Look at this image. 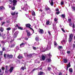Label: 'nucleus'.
<instances>
[{
    "label": "nucleus",
    "instance_id": "obj_1",
    "mask_svg": "<svg viewBox=\"0 0 75 75\" xmlns=\"http://www.w3.org/2000/svg\"><path fill=\"white\" fill-rule=\"evenodd\" d=\"M73 37H74L73 34H71L69 35V42H71L72 40V38H73Z\"/></svg>",
    "mask_w": 75,
    "mask_h": 75
},
{
    "label": "nucleus",
    "instance_id": "obj_2",
    "mask_svg": "<svg viewBox=\"0 0 75 75\" xmlns=\"http://www.w3.org/2000/svg\"><path fill=\"white\" fill-rule=\"evenodd\" d=\"M6 57L8 58H9V59H12L13 58V55L12 54H7L6 55Z\"/></svg>",
    "mask_w": 75,
    "mask_h": 75
},
{
    "label": "nucleus",
    "instance_id": "obj_3",
    "mask_svg": "<svg viewBox=\"0 0 75 75\" xmlns=\"http://www.w3.org/2000/svg\"><path fill=\"white\" fill-rule=\"evenodd\" d=\"M12 2L13 3V6H16L17 5V1L16 0H13Z\"/></svg>",
    "mask_w": 75,
    "mask_h": 75
},
{
    "label": "nucleus",
    "instance_id": "obj_4",
    "mask_svg": "<svg viewBox=\"0 0 75 75\" xmlns=\"http://www.w3.org/2000/svg\"><path fill=\"white\" fill-rule=\"evenodd\" d=\"M15 27H18V29H19V30H23V28H22L21 27H19V26H18V24H16V26L15 25Z\"/></svg>",
    "mask_w": 75,
    "mask_h": 75
},
{
    "label": "nucleus",
    "instance_id": "obj_5",
    "mask_svg": "<svg viewBox=\"0 0 75 75\" xmlns=\"http://www.w3.org/2000/svg\"><path fill=\"white\" fill-rule=\"evenodd\" d=\"M26 32L27 33V35L28 37H30V36L31 35V33H30V32L29 30H26Z\"/></svg>",
    "mask_w": 75,
    "mask_h": 75
},
{
    "label": "nucleus",
    "instance_id": "obj_6",
    "mask_svg": "<svg viewBox=\"0 0 75 75\" xmlns=\"http://www.w3.org/2000/svg\"><path fill=\"white\" fill-rule=\"evenodd\" d=\"M26 27V28H29L30 29H32L30 27L31 26V25L29 23L25 25Z\"/></svg>",
    "mask_w": 75,
    "mask_h": 75
},
{
    "label": "nucleus",
    "instance_id": "obj_7",
    "mask_svg": "<svg viewBox=\"0 0 75 75\" xmlns=\"http://www.w3.org/2000/svg\"><path fill=\"white\" fill-rule=\"evenodd\" d=\"M40 39V38L38 36H37V37L35 38V40L36 41H37L38 42V44H40V43L38 42V41H39V39Z\"/></svg>",
    "mask_w": 75,
    "mask_h": 75
},
{
    "label": "nucleus",
    "instance_id": "obj_8",
    "mask_svg": "<svg viewBox=\"0 0 75 75\" xmlns=\"http://www.w3.org/2000/svg\"><path fill=\"white\" fill-rule=\"evenodd\" d=\"M39 33L40 34H43L44 33V30L43 29H39V31H38Z\"/></svg>",
    "mask_w": 75,
    "mask_h": 75
},
{
    "label": "nucleus",
    "instance_id": "obj_9",
    "mask_svg": "<svg viewBox=\"0 0 75 75\" xmlns=\"http://www.w3.org/2000/svg\"><path fill=\"white\" fill-rule=\"evenodd\" d=\"M13 70H14V67H11L9 70V71L10 73H11V72H13Z\"/></svg>",
    "mask_w": 75,
    "mask_h": 75
},
{
    "label": "nucleus",
    "instance_id": "obj_10",
    "mask_svg": "<svg viewBox=\"0 0 75 75\" xmlns=\"http://www.w3.org/2000/svg\"><path fill=\"white\" fill-rule=\"evenodd\" d=\"M5 73L7 74V73H8V66L7 65L5 67Z\"/></svg>",
    "mask_w": 75,
    "mask_h": 75
},
{
    "label": "nucleus",
    "instance_id": "obj_11",
    "mask_svg": "<svg viewBox=\"0 0 75 75\" xmlns=\"http://www.w3.org/2000/svg\"><path fill=\"white\" fill-rule=\"evenodd\" d=\"M5 10V7L3 6H0V10Z\"/></svg>",
    "mask_w": 75,
    "mask_h": 75
},
{
    "label": "nucleus",
    "instance_id": "obj_12",
    "mask_svg": "<svg viewBox=\"0 0 75 75\" xmlns=\"http://www.w3.org/2000/svg\"><path fill=\"white\" fill-rule=\"evenodd\" d=\"M42 59L43 61H44L45 59V57L44 55H42Z\"/></svg>",
    "mask_w": 75,
    "mask_h": 75
},
{
    "label": "nucleus",
    "instance_id": "obj_13",
    "mask_svg": "<svg viewBox=\"0 0 75 75\" xmlns=\"http://www.w3.org/2000/svg\"><path fill=\"white\" fill-rule=\"evenodd\" d=\"M60 17L63 18H65V14H62L60 16Z\"/></svg>",
    "mask_w": 75,
    "mask_h": 75
},
{
    "label": "nucleus",
    "instance_id": "obj_14",
    "mask_svg": "<svg viewBox=\"0 0 75 75\" xmlns=\"http://www.w3.org/2000/svg\"><path fill=\"white\" fill-rule=\"evenodd\" d=\"M44 74V72L42 71L40 72L38 74V75H42Z\"/></svg>",
    "mask_w": 75,
    "mask_h": 75
},
{
    "label": "nucleus",
    "instance_id": "obj_15",
    "mask_svg": "<svg viewBox=\"0 0 75 75\" xmlns=\"http://www.w3.org/2000/svg\"><path fill=\"white\" fill-rule=\"evenodd\" d=\"M26 69V67H25V66L22 67L21 68V70H23V71H24V69Z\"/></svg>",
    "mask_w": 75,
    "mask_h": 75
},
{
    "label": "nucleus",
    "instance_id": "obj_16",
    "mask_svg": "<svg viewBox=\"0 0 75 75\" xmlns=\"http://www.w3.org/2000/svg\"><path fill=\"white\" fill-rule=\"evenodd\" d=\"M23 58V57L22 56H20L19 55L18 57V59H22V58Z\"/></svg>",
    "mask_w": 75,
    "mask_h": 75
},
{
    "label": "nucleus",
    "instance_id": "obj_17",
    "mask_svg": "<svg viewBox=\"0 0 75 75\" xmlns=\"http://www.w3.org/2000/svg\"><path fill=\"white\" fill-rule=\"evenodd\" d=\"M17 33V32H15V33L13 34V37L16 38L17 37V35H16V34Z\"/></svg>",
    "mask_w": 75,
    "mask_h": 75
},
{
    "label": "nucleus",
    "instance_id": "obj_18",
    "mask_svg": "<svg viewBox=\"0 0 75 75\" xmlns=\"http://www.w3.org/2000/svg\"><path fill=\"white\" fill-rule=\"evenodd\" d=\"M25 45V43L24 42H22L21 44L20 45V47H23V45Z\"/></svg>",
    "mask_w": 75,
    "mask_h": 75
},
{
    "label": "nucleus",
    "instance_id": "obj_19",
    "mask_svg": "<svg viewBox=\"0 0 75 75\" xmlns=\"http://www.w3.org/2000/svg\"><path fill=\"white\" fill-rule=\"evenodd\" d=\"M0 31L1 32H3L4 31V28L3 27H1L0 29Z\"/></svg>",
    "mask_w": 75,
    "mask_h": 75
},
{
    "label": "nucleus",
    "instance_id": "obj_20",
    "mask_svg": "<svg viewBox=\"0 0 75 75\" xmlns=\"http://www.w3.org/2000/svg\"><path fill=\"white\" fill-rule=\"evenodd\" d=\"M50 21L48 20L46 21V25H48L49 24H50Z\"/></svg>",
    "mask_w": 75,
    "mask_h": 75
},
{
    "label": "nucleus",
    "instance_id": "obj_21",
    "mask_svg": "<svg viewBox=\"0 0 75 75\" xmlns=\"http://www.w3.org/2000/svg\"><path fill=\"white\" fill-rule=\"evenodd\" d=\"M64 63H67V62H68V60L67 59H64Z\"/></svg>",
    "mask_w": 75,
    "mask_h": 75
},
{
    "label": "nucleus",
    "instance_id": "obj_22",
    "mask_svg": "<svg viewBox=\"0 0 75 75\" xmlns=\"http://www.w3.org/2000/svg\"><path fill=\"white\" fill-rule=\"evenodd\" d=\"M50 8H45V11H48V10H50Z\"/></svg>",
    "mask_w": 75,
    "mask_h": 75
},
{
    "label": "nucleus",
    "instance_id": "obj_23",
    "mask_svg": "<svg viewBox=\"0 0 75 75\" xmlns=\"http://www.w3.org/2000/svg\"><path fill=\"white\" fill-rule=\"evenodd\" d=\"M11 14L12 15V16H14L15 14H16V12H11Z\"/></svg>",
    "mask_w": 75,
    "mask_h": 75
},
{
    "label": "nucleus",
    "instance_id": "obj_24",
    "mask_svg": "<svg viewBox=\"0 0 75 75\" xmlns=\"http://www.w3.org/2000/svg\"><path fill=\"white\" fill-rule=\"evenodd\" d=\"M69 71L70 72H73V71L72 70V69L70 68L69 69Z\"/></svg>",
    "mask_w": 75,
    "mask_h": 75
},
{
    "label": "nucleus",
    "instance_id": "obj_25",
    "mask_svg": "<svg viewBox=\"0 0 75 75\" xmlns=\"http://www.w3.org/2000/svg\"><path fill=\"white\" fill-rule=\"evenodd\" d=\"M15 45H16V44H13L11 45V48H14V47H15Z\"/></svg>",
    "mask_w": 75,
    "mask_h": 75
},
{
    "label": "nucleus",
    "instance_id": "obj_26",
    "mask_svg": "<svg viewBox=\"0 0 75 75\" xmlns=\"http://www.w3.org/2000/svg\"><path fill=\"white\" fill-rule=\"evenodd\" d=\"M32 15L34 16H35V12L34 11H33L32 13Z\"/></svg>",
    "mask_w": 75,
    "mask_h": 75
},
{
    "label": "nucleus",
    "instance_id": "obj_27",
    "mask_svg": "<svg viewBox=\"0 0 75 75\" xmlns=\"http://www.w3.org/2000/svg\"><path fill=\"white\" fill-rule=\"evenodd\" d=\"M67 68L71 67V64H70V63H69L67 65Z\"/></svg>",
    "mask_w": 75,
    "mask_h": 75
},
{
    "label": "nucleus",
    "instance_id": "obj_28",
    "mask_svg": "<svg viewBox=\"0 0 75 75\" xmlns=\"http://www.w3.org/2000/svg\"><path fill=\"white\" fill-rule=\"evenodd\" d=\"M47 55H48V56L50 57H51L52 56V55H51V52L49 53V54H47Z\"/></svg>",
    "mask_w": 75,
    "mask_h": 75
},
{
    "label": "nucleus",
    "instance_id": "obj_29",
    "mask_svg": "<svg viewBox=\"0 0 75 75\" xmlns=\"http://www.w3.org/2000/svg\"><path fill=\"white\" fill-rule=\"evenodd\" d=\"M3 51H0V55H3Z\"/></svg>",
    "mask_w": 75,
    "mask_h": 75
},
{
    "label": "nucleus",
    "instance_id": "obj_30",
    "mask_svg": "<svg viewBox=\"0 0 75 75\" xmlns=\"http://www.w3.org/2000/svg\"><path fill=\"white\" fill-rule=\"evenodd\" d=\"M63 48V47H62V46H59L58 47V49H62Z\"/></svg>",
    "mask_w": 75,
    "mask_h": 75
},
{
    "label": "nucleus",
    "instance_id": "obj_31",
    "mask_svg": "<svg viewBox=\"0 0 75 75\" xmlns=\"http://www.w3.org/2000/svg\"><path fill=\"white\" fill-rule=\"evenodd\" d=\"M54 45H55V46H57V45H58V44L57 43V42H56L55 41L54 42Z\"/></svg>",
    "mask_w": 75,
    "mask_h": 75
},
{
    "label": "nucleus",
    "instance_id": "obj_32",
    "mask_svg": "<svg viewBox=\"0 0 75 75\" xmlns=\"http://www.w3.org/2000/svg\"><path fill=\"white\" fill-rule=\"evenodd\" d=\"M11 10H15V6H13L11 8Z\"/></svg>",
    "mask_w": 75,
    "mask_h": 75
},
{
    "label": "nucleus",
    "instance_id": "obj_33",
    "mask_svg": "<svg viewBox=\"0 0 75 75\" xmlns=\"http://www.w3.org/2000/svg\"><path fill=\"white\" fill-rule=\"evenodd\" d=\"M48 33L49 34V35H50V36H51L52 35H51V33L50 32V31H48Z\"/></svg>",
    "mask_w": 75,
    "mask_h": 75
},
{
    "label": "nucleus",
    "instance_id": "obj_34",
    "mask_svg": "<svg viewBox=\"0 0 75 75\" xmlns=\"http://www.w3.org/2000/svg\"><path fill=\"white\" fill-rule=\"evenodd\" d=\"M25 56H26L27 55V57H28V54H27V53H24V54Z\"/></svg>",
    "mask_w": 75,
    "mask_h": 75
},
{
    "label": "nucleus",
    "instance_id": "obj_35",
    "mask_svg": "<svg viewBox=\"0 0 75 75\" xmlns=\"http://www.w3.org/2000/svg\"><path fill=\"white\" fill-rule=\"evenodd\" d=\"M10 30H11V28H6V30H8V31H9Z\"/></svg>",
    "mask_w": 75,
    "mask_h": 75
},
{
    "label": "nucleus",
    "instance_id": "obj_36",
    "mask_svg": "<svg viewBox=\"0 0 75 75\" xmlns=\"http://www.w3.org/2000/svg\"><path fill=\"white\" fill-rule=\"evenodd\" d=\"M50 4L52 5V6H53V5H54V2H53V1H51V3H50Z\"/></svg>",
    "mask_w": 75,
    "mask_h": 75
},
{
    "label": "nucleus",
    "instance_id": "obj_37",
    "mask_svg": "<svg viewBox=\"0 0 75 75\" xmlns=\"http://www.w3.org/2000/svg\"><path fill=\"white\" fill-rule=\"evenodd\" d=\"M47 60L48 62H50V61H51V59H47Z\"/></svg>",
    "mask_w": 75,
    "mask_h": 75
},
{
    "label": "nucleus",
    "instance_id": "obj_38",
    "mask_svg": "<svg viewBox=\"0 0 75 75\" xmlns=\"http://www.w3.org/2000/svg\"><path fill=\"white\" fill-rule=\"evenodd\" d=\"M1 69H2V70H3V71H4V70L5 69V67H2L1 68Z\"/></svg>",
    "mask_w": 75,
    "mask_h": 75
},
{
    "label": "nucleus",
    "instance_id": "obj_39",
    "mask_svg": "<svg viewBox=\"0 0 75 75\" xmlns=\"http://www.w3.org/2000/svg\"><path fill=\"white\" fill-rule=\"evenodd\" d=\"M62 30L63 32V33H65V30L63 29V28H62Z\"/></svg>",
    "mask_w": 75,
    "mask_h": 75
},
{
    "label": "nucleus",
    "instance_id": "obj_40",
    "mask_svg": "<svg viewBox=\"0 0 75 75\" xmlns=\"http://www.w3.org/2000/svg\"><path fill=\"white\" fill-rule=\"evenodd\" d=\"M16 30V29L15 28H14L13 29V30L12 31L13 33H14Z\"/></svg>",
    "mask_w": 75,
    "mask_h": 75
},
{
    "label": "nucleus",
    "instance_id": "obj_41",
    "mask_svg": "<svg viewBox=\"0 0 75 75\" xmlns=\"http://www.w3.org/2000/svg\"><path fill=\"white\" fill-rule=\"evenodd\" d=\"M51 49V48H49V47H46V49L47 50H49Z\"/></svg>",
    "mask_w": 75,
    "mask_h": 75
},
{
    "label": "nucleus",
    "instance_id": "obj_42",
    "mask_svg": "<svg viewBox=\"0 0 75 75\" xmlns=\"http://www.w3.org/2000/svg\"><path fill=\"white\" fill-rule=\"evenodd\" d=\"M1 44H3L4 45H5V42L4 41H1Z\"/></svg>",
    "mask_w": 75,
    "mask_h": 75
},
{
    "label": "nucleus",
    "instance_id": "obj_43",
    "mask_svg": "<svg viewBox=\"0 0 75 75\" xmlns=\"http://www.w3.org/2000/svg\"><path fill=\"white\" fill-rule=\"evenodd\" d=\"M33 50H37V48L35 47H33Z\"/></svg>",
    "mask_w": 75,
    "mask_h": 75
},
{
    "label": "nucleus",
    "instance_id": "obj_44",
    "mask_svg": "<svg viewBox=\"0 0 75 75\" xmlns=\"http://www.w3.org/2000/svg\"><path fill=\"white\" fill-rule=\"evenodd\" d=\"M48 69L49 71H50L51 69V67H48Z\"/></svg>",
    "mask_w": 75,
    "mask_h": 75
},
{
    "label": "nucleus",
    "instance_id": "obj_45",
    "mask_svg": "<svg viewBox=\"0 0 75 75\" xmlns=\"http://www.w3.org/2000/svg\"><path fill=\"white\" fill-rule=\"evenodd\" d=\"M5 23H6V22H2L1 23V25H4V24H5Z\"/></svg>",
    "mask_w": 75,
    "mask_h": 75
},
{
    "label": "nucleus",
    "instance_id": "obj_46",
    "mask_svg": "<svg viewBox=\"0 0 75 75\" xmlns=\"http://www.w3.org/2000/svg\"><path fill=\"white\" fill-rule=\"evenodd\" d=\"M60 4H61V5H63V4H64V2L62 1H61Z\"/></svg>",
    "mask_w": 75,
    "mask_h": 75
},
{
    "label": "nucleus",
    "instance_id": "obj_47",
    "mask_svg": "<svg viewBox=\"0 0 75 75\" xmlns=\"http://www.w3.org/2000/svg\"><path fill=\"white\" fill-rule=\"evenodd\" d=\"M75 48V44H73V48Z\"/></svg>",
    "mask_w": 75,
    "mask_h": 75
},
{
    "label": "nucleus",
    "instance_id": "obj_48",
    "mask_svg": "<svg viewBox=\"0 0 75 75\" xmlns=\"http://www.w3.org/2000/svg\"><path fill=\"white\" fill-rule=\"evenodd\" d=\"M32 55H33V54H30L28 55V57H32Z\"/></svg>",
    "mask_w": 75,
    "mask_h": 75
},
{
    "label": "nucleus",
    "instance_id": "obj_49",
    "mask_svg": "<svg viewBox=\"0 0 75 75\" xmlns=\"http://www.w3.org/2000/svg\"><path fill=\"white\" fill-rule=\"evenodd\" d=\"M2 50L3 51H5V48L4 47L3 48H2Z\"/></svg>",
    "mask_w": 75,
    "mask_h": 75
},
{
    "label": "nucleus",
    "instance_id": "obj_50",
    "mask_svg": "<svg viewBox=\"0 0 75 75\" xmlns=\"http://www.w3.org/2000/svg\"><path fill=\"white\" fill-rule=\"evenodd\" d=\"M68 21H69V22H71V19L70 18V19H69L68 20Z\"/></svg>",
    "mask_w": 75,
    "mask_h": 75
},
{
    "label": "nucleus",
    "instance_id": "obj_51",
    "mask_svg": "<svg viewBox=\"0 0 75 75\" xmlns=\"http://www.w3.org/2000/svg\"><path fill=\"white\" fill-rule=\"evenodd\" d=\"M59 13H60V12H59V11L56 12V14H57V15H58V14H59Z\"/></svg>",
    "mask_w": 75,
    "mask_h": 75
},
{
    "label": "nucleus",
    "instance_id": "obj_52",
    "mask_svg": "<svg viewBox=\"0 0 75 75\" xmlns=\"http://www.w3.org/2000/svg\"><path fill=\"white\" fill-rule=\"evenodd\" d=\"M16 48L17 50H19V47L18 46H17Z\"/></svg>",
    "mask_w": 75,
    "mask_h": 75
},
{
    "label": "nucleus",
    "instance_id": "obj_53",
    "mask_svg": "<svg viewBox=\"0 0 75 75\" xmlns=\"http://www.w3.org/2000/svg\"><path fill=\"white\" fill-rule=\"evenodd\" d=\"M54 21L55 22H56L57 21V18H55L54 19Z\"/></svg>",
    "mask_w": 75,
    "mask_h": 75
},
{
    "label": "nucleus",
    "instance_id": "obj_54",
    "mask_svg": "<svg viewBox=\"0 0 75 75\" xmlns=\"http://www.w3.org/2000/svg\"><path fill=\"white\" fill-rule=\"evenodd\" d=\"M35 69H33L31 71V72H34V71H35Z\"/></svg>",
    "mask_w": 75,
    "mask_h": 75
},
{
    "label": "nucleus",
    "instance_id": "obj_55",
    "mask_svg": "<svg viewBox=\"0 0 75 75\" xmlns=\"http://www.w3.org/2000/svg\"><path fill=\"white\" fill-rule=\"evenodd\" d=\"M30 30H32V31H33V33H34V30H33V28H31V29H30Z\"/></svg>",
    "mask_w": 75,
    "mask_h": 75
},
{
    "label": "nucleus",
    "instance_id": "obj_56",
    "mask_svg": "<svg viewBox=\"0 0 75 75\" xmlns=\"http://www.w3.org/2000/svg\"><path fill=\"white\" fill-rule=\"evenodd\" d=\"M25 39L26 40H28V37H26L25 38Z\"/></svg>",
    "mask_w": 75,
    "mask_h": 75
},
{
    "label": "nucleus",
    "instance_id": "obj_57",
    "mask_svg": "<svg viewBox=\"0 0 75 75\" xmlns=\"http://www.w3.org/2000/svg\"><path fill=\"white\" fill-rule=\"evenodd\" d=\"M4 58H6V54H4Z\"/></svg>",
    "mask_w": 75,
    "mask_h": 75
},
{
    "label": "nucleus",
    "instance_id": "obj_58",
    "mask_svg": "<svg viewBox=\"0 0 75 75\" xmlns=\"http://www.w3.org/2000/svg\"><path fill=\"white\" fill-rule=\"evenodd\" d=\"M6 23H10V21H6Z\"/></svg>",
    "mask_w": 75,
    "mask_h": 75
},
{
    "label": "nucleus",
    "instance_id": "obj_59",
    "mask_svg": "<svg viewBox=\"0 0 75 75\" xmlns=\"http://www.w3.org/2000/svg\"><path fill=\"white\" fill-rule=\"evenodd\" d=\"M67 54H69L70 53V51H67Z\"/></svg>",
    "mask_w": 75,
    "mask_h": 75
},
{
    "label": "nucleus",
    "instance_id": "obj_60",
    "mask_svg": "<svg viewBox=\"0 0 75 75\" xmlns=\"http://www.w3.org/2000/svg\"><path fill=\"white\" fill-rule=\"evenodd\" d=\"M55 11H59V9H56Z\"/></svg>",
    "mask_w": 75,
    "mask_h": 75
},
{
    "label": "nucleus",
    "instance_id": "obj_61",
    "mask_svg": "<svg viewBox=\"0 0 75 75\" xmlns=\"http://www.w3.org/2000/svg\"><path fill=\"white\" fill-rule=\"evenodd\" d=\"M62 75V73L61 72H60L59 73V75Z\"/></svg>",
    "mask_w": 75,
    "mask_h": 75
},
{
    "label": "nucleus",
    "instance_id": "obj_62",
    "mask_svg": "<svg viewBox=\"0 0 75 75\" xmlns=\"http://www.w3.org/2000/svg\"><path fill=\"white\" fill-rule=\"evenodd\" d=\"M73 28H75V25L74 24L73 25Z\"/></svg>",
    "mask_w": 75,
    "mask_h": 75
},
{
    "label": "nucleus",
    "instance_id": "obj_63",
    "mask_svg": "<svg viewBox=\"0 0 75 75\" xmlns=\"http://www.w3.org/2000/svg\"><path fill=\"white\" fill-rule=\"evenodd\" d=\"M72 25V23H70L69 24L70 26H71V25Z\"/></svg>",
    "mask_w": 75,
    "mask_h": 75
},
{
    "label": "nucleus",
    "instance_id": "obj_64",
    "mask_svg": "<svg viewBox=\"0 0 75 75\" xmlns=\"http://www.w3.org/2000/svg\"><path fill=\"white\" fill-rule=\"evenodd\" d=\"M9 8H11V6L10 5L9 6Z\"/></svg>",
    "mask_w": 75,
    "mask_h": 75
}]
</instances>
